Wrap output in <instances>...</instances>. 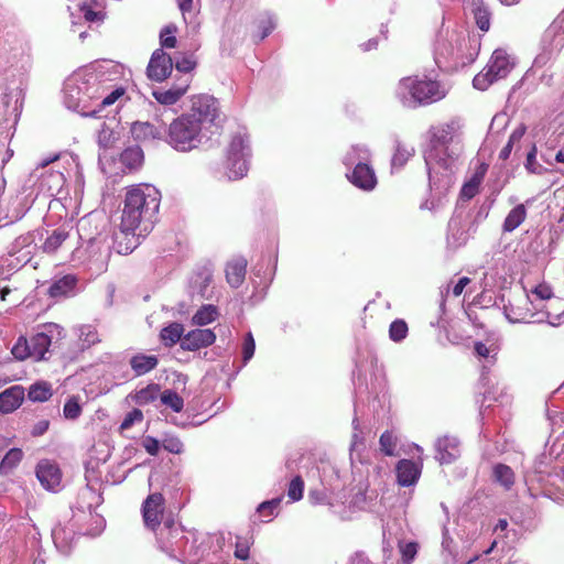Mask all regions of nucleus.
Returning <instances> with one entry per match:
<instances>
[{"label": "nucleus", "mask_w": 564, "mask_h": 564, "mask_svg": "<svg viewBox=\"0 0 564 564\" xmlns=\"http://www.w3.org/2000/svg\"><path fill=\"white\" fill-rule=\"evenodd\" d=\"M24 392L21 387H11L0 393V412L11 413L17 410L23 401Z\"/></svg>", "instance_id": "c85d7f7f"}, {"label": "nucleus", "mask_w": 564, "mask_h": 564, "mask_svg": "<svg viewBox=\"0 0 564 564\" xmlns=\"http://www.w3.org/2000/svg\"><path fill=\"white\" fill-rule=\"evenodd\" d=\"M36 477L41 485L47 489L55 491L61 484V471L57 465L50 460H41L36 467Z\"/></svg>", "instance_id": "393cba45"}, {"label": "nucleus", "mask_w": 564, "mask_h": 564, "mask_svg": "<svg viewBox=\"0 0 564 564\" xmlns=\"http://www.w3.org/2000/svg\"><path fill=\"white\" fill-rule=\"evenodd\" d=\"M52 539L56 549L62 554H68L75 543L76 534L73 523H58L52 530Z\"/></svg>", "instance_id": "5701e85b"}, {"label": "nucleus", "mask_w": 564, "mask_h": 564, "mask_svg": "<svg viewBox=\"0 0 564 564\" xmlns=\"http://www.w3.org/2000/svg\"><path fill=\"white\" fill-rule=\"evenodd\" d=\"M303 491H304V481L300 476H295L289 485L288 497L293 502L299 501L303 497Z\"/></svg>", "instance_id": "bf43d9fd"}, {"label": "nucleus", "mask_w": 564, "mask_h": 564, "mask_svg": "<svg viewBox=\"0 0 564 564\" xmlns=\"http://www.w3.org/2000/svg\"><path fill=\"white\" fill-rule=\"evenodd\" d=\"M158 365V358L154 355L139 354L130 359V366L137 376L145 375Z\"/></svg>", "instance_id": "f704fd0d"}, {"label": "nucleus", "mask_w": 564, "mask_h": 564, "mask_svg": "<svg viewBox=\"0 0 564 564\" xmlns=\"http://www.w3.org/2000/svg\"><path fill=\"white\" fill-rule=\"evenodd\" d=\"M176 30L177 29L174 25H166L162 29L160 32V43L162 47L173 48L176 46L177 40L174 35Z\"/></svg>", "instance_id": "6e6d98bb"}, {"label": "nucleus", "mask_w": 564, "mask_h": 564, "mask_svg": "<svg viewBox=\"0 0 564 564\" xmlns=\"http://www.w3.org/2000/svg\"><path fill=\"white\" fill-rule=\"evenodd\" d=\"M160 393V387L159 384L151 383L147 386L145 388H142L141 390L137 391L134 394V400L138 404L144 405L152 401H154Z\"/></svg>", "instance_id": "49530a36"}, {"label": "nucleus", "mask_w": 564, "mask_h": 564, "mask_svg": "<svg viewBox=\"0 0 564 564\" xmlns=\"http://www.w3.org/2000/svg\"><path fill=\"white\" fill-rule=\"evenodd\" d=\"M187 532L188 530L173 519L165 518L155 532L160 550L173 560L180 557V546L191 541V535H186Z\"/></svg>", "instance_id": "6e6552de"}, {"label": "nucleus", "mask_w": 564, "mask_h": 564, "mask_svg": "<svg viewBox=\"0 0 564 564\" xmlns=\"http://www.w3.org/2000/svg\"><path fill=\"white\" fill-rule=\"evenodd\" d=\"M143 420V413L139 409H133L129 412L123 421L120 424V430H129L135 422H141Z\"/></svg>", "instance_id": "774afa93"}, {"label": "nucleus", "mask_w": 564, "mask_h": 564, "mask_svg": "<svg viewBox=\"0 0 564 564\" xmlns=\"http://www.w3.org/2000/svg\"><path fill=\"white\" fill-rule=\"evenodd\" d=\"M492 477L496 482L509 490L514 484V473L508 465L497 464L492 468Z\"/></svg>", "instance_id": "e433bc0d"}, {"label": "nucleus", "mask_w": 564, "mask_h": 564, "mask_svg": "<svg viewBox=\"0 0 564 564\" xmlns=\"http://www.w3.org/2000/svg\"><path fill=\"white\" fill-rule=\"evenodd\" d=\"M256 350V343L252 334H246L242 343V361L243 366L253 357Z\"/></svg>", "instance_id": "e2e57ef3"}, {"label": "nucleus", "mask_w": 564, "mask_h": 564, "mask_svg": "<svg viewBox=\"0 0 564 564\" xmlns=\"http://www.w3.org/2000/svg\"><path fill=\"white\" fill-rule=\"evenodd\" d=\"M162 446L172 454H181L184 449L183 442L175 435L165 434L162 440Z\"/></svg>", "instance_id": "13d9d810"}, {"label": "nucleus", "mask_w": 564, "mask_h": 564, "mask_svg": "<svg viewBox=\"0 0 564 564\" xmlns=\"http://www.w3.org/2000/svg\"><path fill=\"white\" fill-rule=\"evenodd\" d=\"M247 271V260L237 258L229 261L226 265V280L231 288H239L245 281Z\"/></svg>", "instance_id": "cd10ccee"}, {"label": "nucleus", "mask_w": 564, "mask_h": 564, "mask_svg": "<svg viewBox=\"0 0 564 564\" xmlns=\"http://www.w3.org/2000/svg\"><path fill=\"white\" fill-rule=\"evenodd\" d=\"M161 402L171 408L174 412H181L184 406L183 399L173 390H164L161 393Z\"/></svg>", "instance_id": "8fccbe9b"}, {"label": "nucleus", "mask_w": 564, "mask_h": 564, "mask_svg": "<svg viewBox=\"0 0 564 564\" xmlns=\"http://www.w3.org/2000/svg\"><path fill=\"white\" fill-rule=\"evenodd\" d=\"M108 260V246L99 237L89 238L85 247L80 246L72 253L73 262L87 265L96 273H100L107 269Z\"/></svg>", "instance_id": "9d476101"}, {"label": "nucleus", "mask_w": 564, "mask_h": 564, "mask_svg": "<svg viewBox=\"0 0 564 564\" xmlns=\"http://www.w3.org/2000/svg\"><path fill=\"white\" fill-rule=\"evenodd\" d=\"M371 160L370 150L364 144L352 145L344 155L343 163L349 169H354L358 164H368Z\"/></svg>", "instance_id": "c756f323"}, {"label": "nucleus", "mask_w": 564, "mask_h": 564, "mask_svg": "<svg viewBox=\"0 0 564 564\" xmlns=\"http://www.w3.org/2000/svg\"><path fill=\"white\" fill-rule=\"evenodd\" d=\"M189 83L191 79L186 76L169 89H154L152 95L159 104L171 106L176 104L186 94Z\"/></svg>", "instance_id": "b1692460"}, {"label": "nucleus", "mask_w": 564, "mask_h": 564, "mask_svg": "<svg viewBox=\"0 0 564 564\" xmlns=\"http://www.w3.org/2000/svg\"><path fill=\"white\" fill-rule=\"evenodd\" d=\"M435 452L440 464H452L460 456V443L457 437L445 435L436 441Z\"/></svg>", "instance_id": "aec40b11"}, {"label": "nucleus", "mask_w": 564, "mask_h": 564, "mask_svg": "<svg viewBox=\"0 0 564 564\" xmlns=\"http://www.w3.org/2000/svg\"><path fill=\"white\" fill-rule=\"evenodd\" d=\"M503 314L510 323H543V317L531 306L529 293L523 288L510 292L503 304Z\"/></svg>", "instance_id": "1a4fd4ad"}, {"label": "nucleus", "mask_w": 564, "mask_h": 564, "mask_svg": "<svg viewBox=\"0 0 564 564\" xmlns=\"http://www.w3.org/2000/svg\"><path fill=\"white\" fill-rule=\"evenodd\" d=\"M173 69V61L162 48L152 53L147 67V75L151 80L163 82L170 76Z\"/></svg>", "instance_id": "a211bd4d"}, {"label": "nucleus", "mask_w": 564, "mask_h": 564, "mask_svg": "<svg viewBox=\"0 0 564 564\" xmlns=\"http://www.w3.org/2000/svg\"><path fill=\"white\" fill-rule=\"evenodd\" d=\"M467 45V40L457 32H446L440 34L434 46V58L438 67H442L443 61L451 58L458 59L463 55V47Z\"/></svg>", "instance_id": "4468645a"}, {"label": "nucleus", "mask_w": 564, "mask_h": 564, "mask_svg": "<svg viewBox=\"0 0 564 564\" xmlns=\"http://www.w3.org/2000/svg\"><path fill=\"white\" fill-rule=\"evenodd\" d=\"M59 160V155H50L43 159L34 170L33 175L37 177L39 191L46 194L47 196H57L62 193L64 185L66 183L65 175L57 170L50 169L45 172H40L44 170L50 164Z\"/></svg>", "instance_id": "ddd939ff"}, {"label": "nucleus", "mask_w": 564, "mask_h": 564, "mask_svg": "<svg viewBox=\"0 0 564 564\" xmlns=\"http://www.w3.org/2000/svg\"><path fill=\"white\" fill-rule=\"evenodd\" d=\"M79 12L90 23H100L106 15L102 7L95 0H85L79 6Z\"/></svg>", "instance_id": "72a5a7b5"}, {"label": "nucleus", "mask_w": 564, "mask_h": 564, "mask_svg": "<svg viewBox=\"0 0 564 564\" xmlns=\"http://www.w3.org/2000/svg\"><path fill=\"white\" fill-rule=\"evenodd\" d=\"M417 550L419 545L416 542H400L399 551L401 553L403 564H412L417 554Z\"/></svg>", "instance_id": "864d4df0"}, {"label": "nucleus", "mask_w": 564, "mask_h": 564, "mask_svg": "<svg viewBox=\"0 0 564 564\" xmlns=\"http://www.w3.org/2000/svg\"><path fill=\"white\" fill-rule=\"evenodd\" d=\"M213 267L210 264H204L197 268L189 279V293L199 295L202 299L209 300L213 297Z\"/></svg>", "instance_id": "f3484780"}, {"label": "nucleus", "mask_w": 564, "mask_h": 564, "mask_svg": "<svg viewBox=\"0 0 564 564\" xmlns=\"http://www.w3.org/2000/svg\"><path fill=\"white\" fill-rule=\"evenodd\" d=\"M186 535H191V541L186 545L180 546V557H175V560L183 564H200L210 551L213 536L199 534L194 530H188Z\"/></svg>", "instance_id": "2eb2a0df"}, {"label": "nucleus", "mask_w": 564, "mask_h": 564, "mask_svg": "<svg viewBox=\"0 0 564 564\" xmlns=\"http://www.w3.org/2000/svg\"><path fill=\"white\" fill-rule=\"evenodd\" d=\"M485 172L486 169L481 167L467 183L464 184L460 192L462 197L466 199H471L473 197H475V195L478 193V188L484 178Z\"/></svg>", "instance_id": "c03bdc74"}, {"label": "nucleus", "mask_w": 564, "mask_h": 564, "mask_svg": "<svg viewBox=\"0 0 564 564\" xmlns=\"http://www.w3.org/2000/svg\"><path fill=\"white\" fill-rule=\"evenodd\" d=\"M123 94L122 89H115L110 91L107 96H101V98L95 102L96 109L101 111V109L106 106H110L116 102V100Z\"/></svg>", "instance_id": "338daca9"}, {"label": "nucleus", "mask_w": 564, "mask_h": 564, "mask_svg": "<svg viewBox=\"0 0 564 564\" xmlns=\"http://www.w3.org/2000/svg\"><path fill=\"white\" fill-rule=\"evenodd\" d=\"M528 210L524 204L516 205L506 216L502 223L503 232H512L519 228L525 220Z\"/></svg>", "instance_id": "7c9ffc66"}, {"label": "nucleus", "mask_w": 564, "mask_h": 564, "mask_svg": "<svg viewBox=\"0 0 564 564\" xmlns=\"http://www.w3.org/2000/svg\"><path fill=\"white\" fill-rule=\"evenodd\" d=\"M408 325L403 319H395L390 324L389 337L394 343L402 341L408 335Z\"/></svg>", "instance_id": "3c124183"}, {"label": "nucleus", "mask_w": 564, "mask_h": 564, "mask_svg": "<svg viewBox=\"0 0 564 564\" xmlns=\"http://www.w3.org/2000/svg\"><path fill=\"white\" fill-rule=\"evenodd\" d=\"M463 152V126L459 119H451L430 128L424 160L429 172L431 198L423 207L436 210L443 205L447 192L455 183Z\"/></svg>", "instance_id": "f257e3e1"}, {"label": "nucleus", "mask_w": 564, "mask_h": 564, "mask_svg": "<svg viewBox=\"0 0 564 564\" xmlns=\"http://www.w3.org/2000/svg\"><path fill=\"white\" fill-rule=\"evenodd\" d=\"M446 89L435 79L405 77L399 82L397 96L404 107L416 108L440 101L446 96Z\"/></svg>", "instance_id": "39448f33"}, {"label": "nucleus", "mask_w": 564, "mask_h": 564, "mask_svg": "<svg viewBox=\"0 0 564 564\" xmlns=\"http://www.w3.org/2000/svg\"><path fill=\"white\" fill-rule=\"evenodd\" d=\"M184 327L180 323H172L161 330V339L165 346H173L182 341Z\"/></svg>", "instance_id": "a19ab883"}, {"label": "nucleus", "mask_w": 564, "mask_h": 564, "mask_svg": "<svg viewBox=\"0 0 564 564\" xmlns=\"http://www.w3.org/2000/svg\"><path fill=\"white\" fill-rule=\"evenodd\" d=\"M219 104L209 95L192 98L188 111L165 128V142L177 152H191L206 143L219 128Z\"/></svg>", "instance_id": "f03ea898"}, {"label": "nucleus", "mask_w": 564, "mask_h": 564, "mask_svg": "<svg viewBox=\"0 0 564 564\" xmlns=\"http://www.w3.org/2000/svg\"><path fill=\"white\" fill-rule=\"evenodd\" d=\"M77 279L75 275L67 274L55 280L48 288L47 293L51 297H62L70 294L75 289Z\"/></svg>", "instance_id": "2f4dec72"}, {"label": "nucleus", "mask_w": 564, "mask_h": 564, "mask_svg": "<svg viewBox=\"0 0 564 564\" xmlns=\"http://www.w3.org/2000/svg\"><path fill=\"white\" fill-rule=\"evenodd\" d=\"M69 234L65 229L54 230L44 241L42 248L46 253L55 252L67 240Z\"/></svg>", "instance_id": "79ce46f5"}, {"label": "nucleus", "mask_w": 564, "mask_h": 564, "mask_svg": "<svg viewBox=\"0 0 564 564\" xmlns=\"http://www.w3.org/2000/svg\"><path fill=\"white\" fill-rule=\"evenodd\" d=\"M529 293L531 306L536 311L539 316L543 317V322H547L552 326L561 323V314L554 313L551 308L555 305L564 307V300L555 297L551 286L546 283L535 285Z\"/></svg>", "instance_id": "9b49d317"}, {"label": "nucleus", "mask_w": 564, "mask_h": 564, "mask_svg": "<svg viewBox=\"0 0 564 564\" xmlns=\"http://www.w3.org/2000/svg\"><path fill=\"white\" fill-rule=\"evenodd\" d=\"M62 327L57 324L44 325L41 330L32 335L29 339L20 337L12 347V355L20 360L33 358L34 360L46 359L48 348L55 336H59Z\"/></svg>", "instance_id": "423d86ee"}, {"label": "nucleus", "mask_w": 564, "mask_h": 564, "mask_svg": "<svg viewBox=\"0 0 564 564\" xmlns=\"http://www.w3.org/2000/svg\"><path fill=\"white\" fill-rule=\"evenodd\" d=\"M216 340V335L208 328H196L188 332L181 341V347L184 350L195 351L200 348L210 346Z\"/></svg>", "instance_id": "4be33fe9"}, {"label": "nucleus", "mask_w": 564, "mask_h": 564, "mask_svg": "<svg viewBox=\"0 0 564 564\" xmlns=\"http://www.w3.org/2000/svg\"><path fill=\"white\" fill-rule=\"evenodd\" d=\"M175 67L178 72L186 74L196 67V61L193 55H182L175 61Z\"/></svg>", "instance_id": "69168bd1"}, {"label": "nucleus", "mask_w": 564, "mask_h": 564, "mask_svg": "<svg viewBox=\"0 0 564 564\" xmlns=\"http://www.w3.org/2000/svg\"><path fill=\"white\" fill-rule=\"evenodd\" d=\"M131 134L133 139L139 141L147 140H164L165 141V128L156 127L150 122L137 121L131 126Z\"/></svg>", "instance_id": "a878e982"}, {"label": "nucleus", "mask_w": 564, "mask_h": 564, "mask_svg": "<svg viewBox=\"0 0 564 564\" xmlns=\"http://www.w3.org/2000/svg\"><path fill=\"white\" fill-rule=\"evenodd\" d=\"M78 341L80 348L88 349L91 346L101 341L100 335L97 328L93 325H80L77 328Z\"/></svg>", "instance_id": "c9c22d12"}, {"label": "nucleus", "mask_w": 564, "mask_h": 564, "mask_svg": "<svg viewBox=\"0 0 564 564\" xmlns=\"http://www.w3.org/2000/svg\"><path fill=\"white\" fill-rule=\"evenodd\" d=\"M163 502L164 499L161 494H152L143 503L142 512L144 523L154 532H156L159 524H163V522L159 520L163 514Z\"/></svg>", "instance_id": "412c9836"}, {"label": "nucleus", "mask_w": 564, "mask_h": 564, "mask_svg": "<svg viewBox=\"0 0 564 564\" xmlns=\"http://www.w3.org/2000/svg\"><path fill=\"white\" fill-rule=\"evenodd\" d=\"M251 158L249 135L245 130L236 132L227 147L225 169L229 180H239L247 175Z\"/></svg>", "instance_id": "0eeeda50"}, {"label": "nucleus", "mask_w": 564, "mask_h": 564, "mask_svg": "<svg viewBox=\"0 0 564 564\" xmlns=\"http://www.w3.org/2000/svg\"><path fill=\"white\" fill-rule=\"evenodd\" d=\"M421 475L420 467L410 459H402L397 465V479L399 485L409 487L414 485Z\"/></svg>", "instance_id": "bb28decb"}, {"label": "nucleus", "mask_w": 564, "mask_h": 564, "mask_svg": "<svg viewBox=\"0 0 564 564\" xmlns=\"http://www.w3.org/2000/svg\"><path fill=\"white\" fill-rule=\"evenodd\" d=\"M525 126L524 124H519L513 131L512 133L510 134L509 137V140L507 142V144L501 149L500 153H499V159L501 160H507L512 150L516 149V152L519 151V148H520V142L525 133Z\"/></svg>", "instance_id": "4c0bfd02"}, {"label": "nucleus", "mask_w": 564, "mask_h": 564, "mask_svg": "<svg viewBox=\"0 0 564 564\" xmlns=\"http://www.w3.org/2000/svg\"><path fill=\"white\" fill-rule=\"evenodd\" d=\"M275 28L274 19L271 15H268L260 20L258 25V32L254 34V37L258 41L264 40Z\"/></svg>", "instance_id": "680f3d73"}, {"label": "nucleus", "mask_w": 564, "mask_h": 564, "mask_svg": "<svg viewBox=\"0 0 564 564\" xmlns=\"http://www.w3.org/2000/svg\"><path fill=\"white\" fill-rule=\"evenodd\" d=\"M219 316L218 308L215 305H203L193 316V324L205 326L213 323Z\"/></svg>", "instance_id": "58836bf2"}, {"label": "nucleus", "mask_w": 564, "mask_h": 564, "mask_svg": "<svg viewBox=\"0 0 564 564\" xmlns=\"http://www.w3.org/2000/svg\"><path fill=\"white\" fill-rule=\"evenodd\" d=\"M28 397L34 402H44L52 397V387L47 382H36L29 389Z\"/></svg>", "instance_id": "37998d69"}, {"label": "nucleus", "mask_w": 564, "mask_h": 564, "mask_svg": "<svg viewBox=\"0 0 564 564\" xmlns=\"http://www.w3.org/2000/svg\"><path fill=\"white\" fill-rule=\"evenodd\" d=\"M346 175L352 185L365 192L373 191L378 183L375 170L370 163L358 164Z\"/></svg>", "instance_id": "6ab92c4d"}, {"label": "nucleus", "mask_w": 564, "mask_h": 564, "mask_svg": "<svg viewBox=\"0 0 564 564\" xmlns=\"http://www.w3.org/2000/svg\"><path fill=\"white\" fill-rule=\"evenodd\" d=\"M23 452L21 448H11L0 462V474H10L22 460Z\"/></svg>", "instance_id": "ea45409f"}, {"label": "nucleus", "mask_w": 564, "mask_h": 564, "mask_svg": "<svg viewBox=\"0 0 564 564\" xmlns=\"http://www.w3.org/2000/svg\"><path fill=\"white\" fill-rule=\"evenodd\" d=\"M82 413V406L78 402V399L72 397L66 401L63 408V414L67 420H76L79 417Z\"/></svg>", "instance_id": "052dcab7"}, {"label": "nucleus", "mask_w": 564, "mask_h": 564, "mask_svg": "<svg viewBox=\"0 0 564 564\" xmlns=\"http://www.w3.org/2000/svg\"><path fill=\"white\" fill-rule=\"evenodd\" d=\"M514 63L508 53L501 48L496 50L487 66L473 79L476 89L485 90L494 82L505 78L512 69Z\"/></svg>", "instance_id": "f8f14e48"}, {"label": "nucleus", "mask_w": 564, "mask_h": 564, "mask_svg": "<svg viewBox=\"0 0 564 564\" xmlns=\"http://www.w3.org/2000/svg\"><path fill=\"white\" fill-rule=\"evenodd\" d=\"M109 67L115 65L100 64L78 69L64 82L63 104L68 110L83 117H98L99 110L95 102L109 89L107 82L112 80Z\"/></svg>", "instance_id": "20e7f679"}, {"label": "nucleus", "mask_w": 564, "mask_h": 564, "mask_svg": "<svg viewBox=\"0 0 564 564\" xmlns=\"http://www.w3.org/2000/svg\"><path fill=\"white\" fill-rule=\"evenodd\" d=\"M470 4L476 25L482 32L489 31L491 24V12L488 7L484 4L482 0H471Z\"/></svg>", "instance_id": "473e14b6"}, {"label": "nucleus", "mask_w": 564, "mask_h": 564, "mask_svg": "<svg viewBox=\"0 0 564 564\" xmlns=\"http://www.w3.org/2000/svg\"><path fill=\"white\" fill-rule=\"evenodd\" d=\"M282 501V498H274L272 500L263 501L259 505L257 511L260 514V517L264 518L263 521H270L271 518L275 514V511L278 510L280 503Z\"/></svg>", "instance_id": "603ef678"}, {"label": "nucleus", "mask_w": 564, "mask_h": 564, "mask_svg": "<svg viewBox=\"0 0 564 564\" xmlns=\"http://www.w3.org/2000/svg\"><path fill=\"white\" fill-rule=\"evenodd\" d=\"M453 543V540L452 538L448 535V530L446 528L443 529V540H442V547H443V552L444 553H447V555L445 556V562L446 564H470L473 563L475 560H477V556L466 561V562H462V563H458L457 558H456V555L454 554L451 545Z\"/></svg>", "instance_id": "de8ad7c7"}, {"label": "nucleus", "mask_w": 564, "mask_h": 564, "mask_svg": "<svg viewBox=\"0 0 564 564\" xmlns=\"http://www.w3.org/2000/svg\"><path fill=\"white\" fill-rule=\"evenodd\" d=\"M414 149L402 143L395 145V151L391 160L392 169H401L413 155Z\"/></svg>", "instance_id": "a18cd8bd"}, {"label": "nucleus", "mask_w": 564, "mask_h": 564, "mask_svg": "<svg viewBox=\"0 0 564 564\" xmlns=\"http://www.w3.org/2000/svg\"><path fill=\"white\" fill-rule=\"evenodd\" d=\"M564 47V35L562 26L557 23L551 24L542 37L543 53L535 58L536 64H545L554 54L561 52Z\"/></svg>", "instance_id": "dca6fc26"}, {"label": "nucleus", "mask_w": 564, "mask_h": 564, "mask_svg": "<svg viewBox=\"0 0 564 564\" xmlns=\"http://www.w3.org/2000/svg\"><path fill=\"white\" fill-rule=\"evenodd\" d=\"M308 499L313 505H329L334 507L332 498L328 495L326 488L323 490L314 489L308 492Z\"/></svg>", "instance_id": "0e129e2a"}, {"label": "nucleus", "mask_w": 564, "mask_h": 564, "mask_svg": "<svg viewBox=\"0 0 564 564\" xmlns=\"http://www.w3.org/2000/svg\"><path fill=\"white\" fill-rule=\"evenodd\" d=\"M143 153L140 148H129L121 154V161L130 169H135L141 165Z\"/></svg>", "instance_id": "09e8293b"}, {"label": "nucleus", "mask_w": 564, "mask_h": 564, "mask_svg": "<svg viewBox=\"0 0 564 564\" xmlns=\"http://www.w3.org/2000/svg\"><path fill=\"white\" fill-rule=\"evenodd\" d=\"M380 444V451L384 453L388 456H394L397 453V438L395 436L389 432L386 431L379 440Z\"/></svg>", "instance_id": "5fc2aeb1"}, {"label": "nucleus", "mask_w": 564, "mask_h": 564, "mask_svg": "<svg viewBox=\"0 0 564 564\" xmlns=\"http://www.w3.org/2000/svg\"><path fill=\"white\" fill-rule=\"evenodd\" d=\"M161 193L151 184H137L126 188L122 200L120 235L116 238V250L120 254L131 253L152 229L159 213Z\"/></svg>", "instance_id": "7ed1b4c3"}, {"label": "nucleus", "mask_w": 564, "mask_h": 564, "mask_svg": "<svg viewBox=\"0 0 564 564\" xmlns=\"http://www.w3.org/2000/svg\"><path fill=\"white\" fill-rule=\"evenodd\" d=\"M525 170L532 174H541L543 166L536 161V147L531 144V149L527 153V160L524 163Z\"/></svg>", "instance_id": "4d7b16f0"}]
</instances>
